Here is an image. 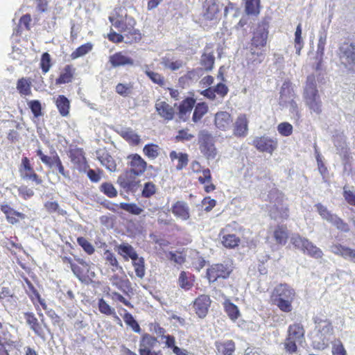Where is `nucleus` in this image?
<instances>
[{"label": "nucleus", "mask_w": 355, "mask_h": 355, "mask_svg": "<svg viewBox=\"0 0 355 355\" xmlns=\"http://www.w3.org/2000/svg\"><path fill=\"white\" fill-rule=\"evenodd\" d=\"M295 296L294 289L286 284H281L274 288L272 300L282 311L288 313L293 309L292 302Z\"/></svg>", "instance_id": "1"}, {"label": "nucleus", "mask_w": 355, "mask_h": 355, "mask_svg": "<svg viewBox=\"0 0 355 355\" xmlns=\"http://www.w3.org/2000/svg\"><path fill=\"white\" fill-rule=\"evenodd\" d=\"M303 98L305 104L313 112L319 114L322 112V102L317 89L316 81L313 75L307 77L304 88Z\"/></svg>", "instance_id": "2"}, {"label": "nucleus", "mask_w": 355, "mask_h": 355, "mask_svg": "<svg viewBox=\"0 0 355 355\" xmlns=\"http://www.w3.org/2000/svg\"><path fill=\"white\" fill-rule=\"evenodd\" d=\"M270 200V215L275 219H286L288 217V208L284 202V197L278 191H271L268 194Z\"/></svg>", "instance_id": "3"}, {"label": "nucleus", "mask_w": 355, "mask_h": 355, "mask_svg": "<svg viewBox=\"0 0 355 355\" xmlns=\"http://www.w3.org/2000/svg\"><path fill=\"white\" fill-rule=\"evenodd\" d=\"M293 245L304 254L315 259H320L323 256L322 251L311 241L298 234H293L291 238Z\"/></svg>", "instance_id": "4"}, {"label": "nucleus", "mask_w": 355, "mask_h": 355, "mask_svg": "<svg viewBox=\"0 0 355 355\" xmlns=\"http://www.w3.org/2000/svg\"><path fill=\"white\" fill-rule=\"evenodd\" d=\"M338 57L346 69L355 72V42H343L339 46Z\"/></svg>", "instance_id": "5"}, {"label": "nucleus", "mask_w": 355, "mask_h": 355, "mask_svg": "<svg viewBox=\"0 0 355 355\" xmlns=\"http://www.w3.org/2000/svg\"><path fill=\"white\" fill-rule=\"evenodd\" d=\"M199 149L207 159H214L217 155L214 138L207 130H202L198 135Z\"/></svg>", "instance_id": "6"}, {"label": "nucleus", "mask_w": 355, "mask_h": 355, "mask_svg": "<svg viewBox=\"0 0 355 355\" xmlns=\"http://www.w3.org/2000/svg\"><path fill=\"white\" fill-rule=\"evenodd\" d=\"M121 11L122 9L121 8L115 9L114 12L109 17V20L115 28L119 31L124 33L128 28L135 26V21L132 17H128L126 14L125 16L122 13L119 14V12Z\"/></svg>", "instance_id": "7"}, {"label": "nucleus", "mask_w": 355, "mask_h": 355, "mask_svg": "<svg viewBox=\"0 0 355 355\" xmlns=\"http://www.w3.org/2000/svg\"><path fill=\"white\" fill-rule=\"evenodd\" d=\"M232 272V267L227 263L213 264L207 270V276L209 282H214L218 279H227Z\"/></svg>", "instance_id": "8"}, {"label": "nucleus", "mask_w": 355, "mask_h": 355, "mask_svg": "<svg viewBox=\"0 0 355 355\" xmlns=\"http://www.w3.org/2000/svg\"><path fill=\"white\" fill-rule=\"evenodd\" d=\"M268 26L266 22L263 21L258 24L254 31L250 46L261 49L265 46L268 35Z\"/></svg>", "instance_id": "9"}, {"label": "nucleus", "mask_w": 355, "mask_h": 355, "mask_svg": "<svg viewBox=\"0 0 355 355\" xmlns=\"http://www.w3.org/2000/svg\"><path fill=\"white\" fill-rule=\"evenodd\" d=\"M134 173L126 170L125 173L121 174L117 180V183L125 191H134L137 189L139 180Z\"/></svg>", "instance_id": "10"}, {"label": "nucleus", "mask_w": 355, "mask_h": 355, "mask_svg": "<svg viewBox=\"0 0 355 355\" xmlns=\"http://www.w3.org/2000/svg\"><path fill=\"white\" fill-rule=\"evenodd\" d=\"M19 173L23 179H28L36 183V184H41L42 180L34 172L33 167L30 164L29 159L25 157L21 159V164L19 168Z\"/></svg>", "instance_id": "11"}, {"label": "nucleus", "mask_w": 355, "mask_h": 355, "mask_svg": "<svg viewBox=\"0 0 355 355\" xmlns=\"http://www.w3.org/2000/svg\"><path fill=\"white\" fill-rule=\"evenodd\" d=\"M253 145L261 152H266L271 154L277 146L276 139L266 136L257 137L253 140Z\"/></svg>", "instance_id": "12"}, {"label": "nucleus", "mask_w": 355, "mask_h": 355, "mask_svg": "<svg viewBox=\"0 0 355 355\" xmlns=\"http://www.w3.org/2000/svg\"><path fill=\"white\" fill-rule=\"evenodd\" d=\"M128 165L130 167L128 171L134 173L136 175H141L146 170V162L137 154L130 155L128 157Z\"/></svg>", "instance_id": "13"}, {"label": "nucleus", "mask_w": 355, "mask_h": 355, "mask_svg": "<svg viewBox=\"0 0 355 355\" xmlns=\"http://www.w3.org/2000/svg\"><path fill=\"white\" fill-rule=\"evenodd\" d=\"M211 304V300L209 295H201L193 302V309L196 313L200 318H204Z\"/></svg>", "instance_id": "14"}, {"label": "nucleus", "mask_w": 355, "mask_h": 355, "mask_svg": "<svg viewBox=\"0 0 355 355\" xmlns=\"http://www.w3.org/2000/svg\"><path fill=\"white\" fill-rule=\"evenodd\" d=\"M222 6L223 5L218 0H207L204 4L203 16L205 19L207 20L216 19Z\"/></svg>", "instance_id": "15"}, {"label": "nucleus", "mask_w": 355, "mask_h": 355, "mask_svg": "<svg viewBox=\"0 0 355 355\" xmlns=\"http://www.w3.org/2000/svg\"><path fill=\"white\" fill-rule=\"evenodd\" d=\"M330 251L334 254L338 255L345 259L355 263V250L343 245L340 243H334L330 247Z\"/></svg>", "instance_id": "16"}, {"label": "nucleus", "mask_w": 355, "mask_h": 355, "mask_svg": "<svg viewBox=\"0 0 355 355\" xmlns=\"http://www.w3.org/2000/svg\"><path fill=\"white\" fill-rule=\"evenodd\" d=\"M96 158L101 164L111 172L116 169V164L113 157L105 148H100L96 151Z\"/></svg>", "instance_id": "17"}, {"label": "nucleus", "mask_w": 355, "mask_h": 355, "mask_svg": "<svg viewBox=\"0 0 355 355\" xmlns=\"http://www.w3.org/2000/svg\"><path fill=\"white\" fill-rule=\"evenodd\" d=\"M0 209L6 215L7 221L12 225L18 223L19 222V218L22 220L26 218L25 214L15 211L8 204H1Z\"/></svg>", "instance_id": "18"}, {"label": "nucleus", "mask_w": 355, "mask_h": 355, "mask_svg": "<svg viewBox=\"0 0 355 355\" xmlns=\"http://www.w3.org/2000/svg\"><path fill=\"white\" fill-rule=\"evenodd\" d=\"M265 58L264 51L261 49L250 46L247 55L248 64L257 67L261 64Z\"/></svg>", "instance_id": "19"}, {"label": "nucleus", "mask_w": 355, "mask_h": 355, "mask_svg": "<svg viewBox=\"0 0 355 355\" xmlns=\"http://www.w3.org/2000/svg\"><path fill=\"white\" fill-rule=\"evenodd\" d=\"M248 130V121L245 114L239 115L234 123V135L236 137H244Z\"/></svg>", "instance_id": "20"}, {"label": "nucleus", "mask_w": 355, "mask_h": 355, "mask_svg": "<svg viewBox=\"0 0 355 355\" xmlns=\"http://www.w3.org/2000/svg\"><path fill=\"white\" fill-rule=\"evenodd\" d=\"M214 121L217 128L225 131L230 128L232 119L227 112H218L215 114Z\"/></svg>", "instance_id": "21"}, {"label": "nucleus", "mask_w": 355, "mask_h": 355, "mask_svg": "<svg viewBox=\"0 0 355 355\" xmlns=\"http://www.w3.org/2000/svg\"><path fill=\"white\" fill-rule=\"evenodd\" d=\"M155 109L161 117L168 121L173 119L174 110L166 101L157 100L155 103Z\"/></svg>", "instance_id": "22"}, {"label": "nucleus", "mask_w": 355, "mask_h": 355, "mask_svg": "<svg viewBox=\"0 0 355 355\" xmlns=\"http://www.w3.org/2000/svg\"><path fill=\"white\" fill-rule=\"evenodd\" d=\"M304 333L303 326L299 323H295L288 327L287 338L296 340L298 344H300L304 339Z\"/></svg>", "instance_id": "23"}, {"label": "nucleus", "mask_w": 355, "mask_h": 355, "mask_svg": "<svg viewBox=\"0 0 355 355\" xmlns=\"http://www.w3.org/2000/svg\"><path fill=\"white\" fill-rule=\"evenodd\" d=\"M172 213L182 220L189 218V207L187 204L183 201H178L171 207Z\"/></svg>", "instance_id": "24"}, {"label": "nucleus", "mask_w": 355, "mask_h": 355, "mask_svg": "<svg viewBox=\"0 0 355 355\" xmlns=\"http://www.w3.org/2000/svg\"><path fill=\"white\" fill-rule=\"evenodd\" d=\"M295 98V94L289 82H284L281 87L279 105H286L287 102Z\"/></svg>", "instance_id": "25"}, {"label": "nucleus", "mask_w": 355, "mask_h": 355, "mask_svg": "<svg viewBox=\"0 0 355 355\" xmlns=\"http://www.w3.org/2000/svg\"><path fill=\"white\" fill-rule=\"evenodd\" d=\"M113 67H118L125 65H133V60L125 55L121 52L116 53L110 57L109 60Z\"/></svg>", "instance_id": "26"}, {"label": "nucleus", "mask_w": 355, "mask_h": 355, "mask_svg": "<svg viewBox=\"0 0 355 355\" xmlns=\"http://www.w3.org/2000/svg\"><path fill=\"white\" fill-rule=\"evenodd\" d=\"M75 68L72 65H66L61 71L60 76L56 79V85L71 83L75 73Z\"/></svg>", "instance_id": "27"}, {"label": "nucleus", "mask_w": 355, "mask_h": 355, "mask_svg": "<svg viewBox=\"0 0 355 355\" xmlns=\"http://www.w3.org/2000/svg\"><path fill=\"white\" fill-rule=\"evenodd\" d=\"M215 346L218 353L222 355H232L235 351V344L232 340L217 341Z\"/></svg>", "instance_id": "28"}, {"label": "nucleus", "mask_w": 355, "mask_h": 355, "mask_svg": "<svg viewBox=\"0 0 355 355\" xmlns=\"http://www.w3.org/2000/svg\"><path fill=\"white\" fill-rule=\"evenodd\" d=\"M118 253L121 255L125 260L128 259H135L138 256L134 248L127 243H123L117 247Z\"/></svg>", "instance_id": "29"}, {"label": "nucleus", "mask_w": 355, "mask_h": 355, "mask_svg": "<svg viewBox=\"0 0 355 355\" xmlns=\"http://www.w3.org/2000/svg\"><path fill=\"white\" fill-rule=\"evenodd\" d=\"M215 58L214 52L206 47L205 51L201 56L200 63L206 71H211L213 69Z\"/></svg>", "instance_id": "30"}, {"label": "nucleus", "mask_w": 355, "mask_h": 355, "mask_svg": "<svg viewBox=\"0 0 355 355\" xmlns=\"http://www.w3.org/2000/svg\"><path fill=\"white\" fill-rule=\"evenodd\" d=\"M195 100L192 98H187L184 100L179 106V115L180 118L183 121L187 119V114L190 113L194 105Z\"/></svg>", "instance_id": "31"}, {"label": "nucleus", "mask_w": 355, "mask_h": 355, "mask_svg": "<svg viewBox=\"0 0 355 355\" xmlns=\"http://www.w3.org/2000/svg\"><path fill=\"white\" fill-rule=\"evenodd\" d=\"M24 318L28 324L31 327V329L37 335L41 336L42 330L37 319L35 317V315L33 313H26L24 314Z\"/></svg>", "instance_id": "32"}, {"label": "nucleus", "mask_w": 355, "mask_h": 355, "mask_svg": "<svg viewBox=\"0 0 355 355\" xmlns=\"http://www.w3.org/2000/svg\"><path fill=\"white\" fill-rule=\"evenodd\" d=\"M334 145L337 149L338 153L345 158L348 156V150L346 147L345 138L343 135H337L334 139Z\"/></svg>", "instance_id": "33"}, {"label": "nucleus", "mask_w": 355, "mask_h": 355, "mask_svg": "<svg viewBox=\"0 0 355 355\" xmlns=\"http://www.w3.org/2000/svg\"><path fill=\"white\" fill-rule=\"evenodd\" d=\"M124 36V42L125 43L132 44L133 42H139L141 38V33L138 30H136L133 27H131V28H128L125 32L123 33Z\"/></svg>", "instance_id": "34"}, {"label": "nucleus", "mask_w": 355, "mask_h": 355, "mask_svg": "<svg viewBox=\"0 0 355 355\" xmlns=\"http://www.w3.org/2000/svg\"><path fill=\"white\" fill-rule=\"evenodd\" d=\"M288 237V230L284 226H278L274 231V238L277 243L286 244Z\"/></svg>", "instance_id": "35"}, {"label": "nucleus", "mask_w": 355, "mask_h": 355, "mask_svg": "<svg viewBox=\"0 0 355 355\" xmlns=\"http://www.w3.org/2000/svg\"><path fill=\"white\" fill-rule=\"evenodd\" d=\"M161 64L165 68L169 69L171 71H176L182 68L184 63L181 60H171L169 58L164 57L161 60Z\"/></svg>", "instance_id": "36"}, {"label": "nucleus", "mask_w": 355, "mask_h": 355, "mask_svg": "<svg viewBox=\"0 0 355 355\" xmlns=\"http://www.w3.org/2000/svg\"><path fill=\"white\" fill-rule=\"evenodd\" d=\"M223 306L225 312L231 320H235L239 318L240 313L238 307L232 303L229 300H226L224 302Z\"/></svg>", "instance_id": "37"}, {"label": "nucleus", "mask_w": 355, "mask_h": 355, "mask_svg": "<svg viewBox=\"0 0 355 355\" xmlns=\"http://www.w3.org/2000/svg\"><path fill=\"white\" fill-rule=\"evenodd\" d=\"M56 106L62 116H65L69 114V101L64 96H58L56 100Z\"/></svg>", "instance_id": "38"}, {"label": "nucleus", "mask_w": 355, "mask_h": 355, "mask_svg": "<svg viewBox=\"0 0 355 355\" xmlns=\"http://www.w3.org/2000/svg\"><path fill=\"white\" fill-rule=\"evenodd\" d=\"M207 111L208 106L205 103H197L192 116L193 121L195 123L199 121Z\"/></svg>", "instance_id": "39"}, {"label": "nucleus", "mask_w": 355, "mask_h": 355, "mask_svg": "<svg viewBox=\"0 0 355 355\" xmlns=\"http://www.w3.org/2000/svg\"><path fill=\"white\" fill-rule=\"evenodd\" d=\"M157 343V340L155 337L150 336L148 334H145L139 343V349H152Z\"/></svg>", "instance_id": "40"}, {"label": "nucleus", "mask_w": 355, "mask_h": 355, "mask_svg": "<svg viewBox=\"0 0 355 355\" xmlns=\"http://www.w3.org/2000/svg\"><path fill=\"white\" fill-rule=\"evenodd\" d=\"M178 283L182 288L189 290L193 286L191 275L184 271L181 272L178 278Z\"/></svg>", "instance_id": "41"}, {"label": "nucleus", "mask_w": 355, "mask_h": 355, "mask_svg": "<svg viewBox=\"0 0 355 355\" xmlns=\"http://www.w3.org/2000/svg\"><path fill=\"white\" fill-rule=\"evenodd\" d=\"M132 263L137 276L143 278L145 275L144 259L137 256L135 259H132Z\"/></svg>", "instance_id": "42"}, {"label": "nucleus", "mask_w": 355, "mask_h": 355, "mask_svg": "<svg viewBox=\"0 0 355 355\" xmlns=\"http://www.w3.org/2000/svg\"><path fill=\"white\" fill-rule=\"evenodd\" d=\"M17 89L21 95L28 96L31 93V82L22 78L17 81Z\"/></svg>", "instance_id": "43"}, {"label": "nucleus", "mask_w": 355, "mask_h": 355, "mask_svg": "<svg viewBox=\"0 0 355 355\" xmlns=\"http://www.w3.org/2000/svg\"><path fill=\"white\" fill-rule=\"evenodd\" d=\"M315 207H316L318 214L322 218V219L326 220L329 223H331L334 218L336 216V214H332L327 209L325 206L320 203L316 204Z\"/></svg>", "instance_id": "44"}, {"label": "nucleus", "mask_w": 355, "mask_h": 355, "mask_svg": "<svg viewBox=\"0 0 355 355\" xmlns=\"http://www.w3.org/2000/svg\"><path fill=\"white\" fill-rule=\"evenodd\" d=\"M240 239L235 234H227L223 236L222 243L226 248H234L238 246Z\"/></svg>", "instance_id": "45"}, {"label": "nucleus", "mask_w": 355, "mask_h": 355, "mask_svg": "<svg viewBox=\"0 0 355 355\" xmlns=\"http://www.w3.org/2000/svg\"><path fill=\"white\" fill-rule=\"evenodd\" d=\"M303 45L304 42L302 38V26L301 24H299L295 33V49L297 55H300V51L303 47Z\"/></svg>", "instance_id": "46"}, {"label": "nucleus", "mask_w": 355, "mask_h": 355, "mask_svg": "<svg viewBox=\"0 0 355 355\" xmlns=\"http://www.w3.org/2000/svg\"><path fill=\"white\" fill-rule=\"evenodd\" d=\"M132 88L133 85L131 83H119L116 86V92L123 97H126L132 94Z\"/></svg>", "instance_id": "47"}, {"label": "nucleus", "mask_w": 355, "mask_h": 355, "mask_svg": "<svg viewBox=\"0 0 355 355\" xmlns=\"http://www.w3.org/2000/svg\"><path fill=\"white\" fill-rule=\"evenodd\" d=\"M260 0H245V12L248 15H257L259 12Z\"/></svg>", "instance_id": "48"}, {"label": "nucleus", "mask_w": 355, "mask_h": 355, "mask_svg": "<svg viewBox=\"0 0 355 355\" xmlns=\"http://www.w3.org/2000/svg\"><path fill=\"white\" fill-rule=\"evenodd\" d=\"M122 137L134 144H138L140 139L139 135L132 129L125 128L121 131Z\"/></svg>", "instance_id": "49"}, {"label": "nucleus", "mask_w": 355, "mask_h": 355, "mask_svg": "<svg viewBox=\"0 0 355 355\" xmlns=\"http://www.w3.org/2000/svg\"><path fill=\"white\" fill-rule=\"evenodd\" d=\"M0 300L3 304L6 302H16V297L13 293L7 287H2L0 293Z\"/></svg>", "instance_id": "50"}, {"label": "nucleus", "mask_w": 355, "mask_h": 355, "mask_svg": "<svg viewBox=\"0 0 355 355\" xmlns=\"http://www.w3.org/2000/svg\"><path fill=\"white\" fill-rule=\"evenodd\" d=\"M119 207L135 215H139L143 211V209H141L135 203L121 202L119 205Z\"/></svg>", "instance_id": "51"}, {"label": "nucleus", "mask_w": 355, "mask_h": 355, "mask_svg": "<svg viewBox=\"0 0 355 355\" xmlns=\"http://www.w3.org/2000/svg\"><path fill=\"white\" fill-rule=\"evenodd\" d=\"M123 320L135 332L139 333L141 331L138 322L135 320L131 313L126 312L123 315Z\"/></svg>", "instance_id": "52"}, {"label": "nucleus", "mask_w": 355, "mask_h": 355, "mask_svg": "<svg viewBox=\"0 0 355 355\" xmlns=\"http://www.w3.org/2000/svg\"><path fill=\"white\" fill-rule=\"evenodd\" d=\"M92 49V45L89 43L85 44L74 51L71 55V57L72 59H76L79 57L83 56L87 53H89Z\"/></svg>", "instance_id": "53"}, {"label": "nucleus", "mask_w": 355, "mask_h": 355, "mask_svg": "<svg viewBox=\"0 0 355 355\" xmlns=\"http://www.w3.org/2000/svg\"><path fill=\"white\" fill-rule=\"evenodd\" d=\"M104 255L107 262H108L109 264L113 267L112 269L113 272H114L116 269H120L123 270L122 267L119 266V262L113 253H112L109 250H106L104 253Z\"/></svg>", "instance_id": "54"}, {"label": "nucleus", "mask_w": 355, "mask_h": 355, "mask_svg": "<svg viewBox=\"0 0 355 355\" xmlns=\"http://www.w3.org/2000/svg\"><path fill=\"white\" fill-rule=\"evenodd\" d=\"M330 223L334 225L338 230L343 232H348L350 230L349 225L337 215H336Z\"/></svg>", "instance_id": "55"}, {"label": "nucleus", "mask_w": 355, "mask_h": 355, "mask_svg": "<svg viewBox=\"0 0 355 355\" xmlns=\"http://www.w3.org/2000/svg\"><path fill=\"white\" fill-rule=\"evenodd\" d=\"M98 309L101 313L107 315H115V311L103 298L98 302Z\"/></svg>", "instance_id": "56"}, {"label": "nucleus", "mask_w": 355, "mask_h": 355, "mask_svg": "<svg viewBox=\"0 0 355 355\" xmlns=\"http://www.w3.org/2000/svg\"><path fill=\"white\" fill-rule=\"evenodd\" d=\"M144 154L150 159L156 158L158 155V146L154 144H147L143 150Z\"/></svg>", "instance_id": "57"}, {"label": "nucleus", "mask_w": 355, "mask_h": 355, "mask_svg": "<svg viewBox=\"0 0 355 355\" xmlns=\"http://www.w3.org/2000/svg\"><path fill=\"white\" fill-rule=\"evenodd\" d=\"M145 73L154 83L160 86L164 85V78L161 74L149 70H146Z\"/></svg>", "instance_id": "58"}, {"label": "nucleus", "mask_w": 355, "mask_h": 355, "mask_svg": "<svg viewBox=\"0 0 355 355\" xmlns=\"http://www.w3.org/2000/svg\"><path fill=\"white\" fill-rule=\"evenodd\" d=\"M156 193V186L150 182H146L142 190V196L150 198Z\"/></svg>", "instance_id": "59"}, {"label": "nucleus", "mask_w": 355, "mask_h": 355, "mask_svg": "<svg viewBox=\"0 0 355 355\" xmlns=\"http://www.w3.org/2000/svg\"><path fill=\"white\" fill-rule=\"evenodd\" d=\"M40 66L42 71L46 73L51 68V56L48 53H44L41 58Z\"/></svg>", "instance_id": "60"}, {"label": "nucleus", "mask_w": 355, "mask_h": 355, "mask_svg": "<svg viewBox=\"0 0 355 355\" xmlns=\"http://www.w3.org/2000/svg\"><path fill=\"white\" fill-rule=\"evenodd\" d=\"M101 191L109 198H114L117 196V191L112 184L104 183L101 185Z\"/></svg>", "instance_id": "61"}, {"label": "nucleus", "mask_w": 355, "mask_h": 355, "mask_svg": "<svg viewBox=\"0 0 355 355\" xmlns=\"http://www.w3.org/2000/svg\"><path fill=\"white\" fill-rule=\"evenodd\" d=\"M297 343H298L297 341L292 340V339L286 337V338L284 343V349L286 351V352H288L289 354L295 353L297 349Z\"/></svg>", "instance_id": "62"}, {"label": "nucleus", "mask_w": 355, "mask_h": 355, "mask_svg": "<svg viewBox=\"0 0 355 355\" xmlns=\"http://www.w3.org/2000/svg\"><path fill=\"white\" fill-rule=\"evenodd\" d=\"M277 130L282 135L287 137L292 134L293 126L286 122L281 123L277 126Z\"/></svg>", "instance_id": "63"}, {"label": "nucleus", "mask_w": 355, "mask_h": 355, "mask_svg": "<svg viewBox=\"0 0 355 355\" xmlns=\"http://www.w3.org/2000/svg\"><path fill=\"white\" fill-rule=\"evenodd\" d=\"M78 243L89 254H92L94 252V247L86 239L79 237L78 238Z\"/></svg>", "instance_id": "64"}]
</instances>
